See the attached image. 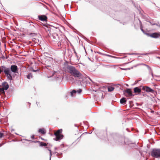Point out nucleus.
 <instances>
[{"label": "nucleus", "instance_id": "9", "mask_svg": "<svg viewBox=\"0 0 160 160\" xmlns=\"http://www.w3.org/2000/svg\"><path fill=\"white\" fill-rule=\"evenodd\" d=\"M10 69L12 72L14 73H18V68L17 65H12L11 66Z\"/></svg>", "mask_w": 160, "mask_h": 160}, {"label": "nucleus", "instance_id": "22", "mask_svg": "<svg viewBox=\"0 0 160 160\" xmlns=\"http://www.w3.org/2000/svg\"><path fill=\"white\" fill-rule=\"evenodd\" d=\"M4 67L2 66L0 67V74L4 70Z\"/></svg>", "mask_w": 160, "mask_h": 160}, {"label": "nucleus", "instance_id": "19", "mask_svg": "<svg viewBox=\"0 0 160 160\" xmlns=\"http://www.w3.org/2000/svg\"><path fill=\"white\" fill-rule=\"evenodd\" d=\"M57 44L58 46L57 49H59L62 48V47L61 46V42L60 41H59L58 42Z\"/></svg>", "mask_w": 160, "mask_h": 160}, {"label": "nucleus", "instance_id": "17", "mask_svg": "<svg viewBox=\"0 0 160 160\" xmlns=\"http://www.w3.org/2000/svg\"><path fill=\"white\" fill-rule=\"evenodd\" d=\"M5 90L2 88H0V93L3 95H5V93L4 91Z\"/></svg>", "mask_w": 160, "mask_h": 160}, {"label": "nucleus", "instance_id": "24", "mask_svg": "<svg viewBox=\"0 0 160 160\" xmlns=\"http://www.w3.org/2000/svg\"><path fill=\"white\" fill-rule=\"evenodd\" d=\"M77 92L78 94H80L82 92V90L81 89H79L78 90L76 91Z\"/></svg>", "mask_w": 160, "mask_h": 160}, {"label": "nucleus", "instance_id": "28", "mask_svg": "<svg viewBox=\"0 0 160 160\" xmlns=\"http://www.w3.org/2000/svg\"><path fill=\"white\" fill-rule=\"evenodd\" d=\"M3 135V133L2 132H0V138H2Z\"/></svg>", "mask_w": 160, "mask_h": 160}, {"label": "nucleus", "instance_id": "4", "mask_svg": "<svg viewBox=\"0 0 160 160\" xmlns=\"http://www.w3.org/2000/svg\"><path fill=\"white\" fill-rule=\"evenodd\" d=\"M151 155L155 158L160 157V149H154L151 152Z\"/></svg>", "mask_w": 160, "mask_h": 160}, {"label": "nucleus", "instance_id": "25", "mask_svg": "<svg viewBox=\"0 0 160 160\" xmlns=\"http://www.w3.org/2000/svg\"><path fill=\"white\" fill-rule=\"evenodd\" d=\"M120 23H122L123 25H124L126 24L127 22H120Z\"/></svg>", "mask_w": 160, "mask_h": 160}, {"label": "nucleus", "instance_id": "16", "mask_svg": "<svg viewBox=\"0 0 160 160\" xmlns=\"http://www.w3.org/2000/svg\"><path fill=\"white\" fill-rule=\"evenodd\" d=\"M114 88L111 86H108V92H112L114 90Z\"/></svg>", "mask_w": 160, "mask_h": 160}, {"label": "nucleus", "instance_id": "5", "mask_svg": "<svg viewBox=\"0 0 160 160\" xmlns=\"http://www.w3.org/2000/svg\"><path fill=\"white\" fill-rule=\"evenodd\" d=\"M3 71H4L5 74L6 75L7 78L9 80H11L12 78V77L10 73V69L9 68H6L4 67Z\"/></svg>", "mask_w": 160, "mask_h": 160}, {"label": "nucleus", "instance_id": "38", "mask_svg": "<svg viewBox=\"0 0 160 160\" xmlns=\"http://www.w3.org/2000/svg\"><path fill=\"white\" fill-rule=\"evenodd\" d=\"M55 153H57V155H58L59 154V153H58V152H55Z\"/></svg>", "mask_w": 160, "mask_h": 160}, {"label": "nucleus", "instance_id": "30", "mask_svg": "<svg viewBox=\"0 0 160 160\" xmlns=\"http://www.w3.org/2000/svg\"><path fill=\"white\" fill-rule=\"evenodd\" d=\"M150 22V24H151V25H155V23H152L150 22Z\"/></svg>", "mask_w": 160, "mask_h": 160}, {"label": "nucleus", "instance_id": "13", "mask_svg": "<svg viewBox=\"0 0 160 160\" xmlns=\"http://www.w3.org/2000/svg\"><path fill=\"white\" fill-rule=\"evenodd\" d=\"M141 89H142L140 88V87L139 88L138 87H136L134 88V92L140 93L141 92Z\"/></svg>", "mask_w": 160, "mask_h": 160}, {"label": "nucleus", "instance_id": "29", "mask_svg": "<svg viewBox=\"0 0 160 160\" xmlns=\"http://www.w3.org/2000/svg\"><path fill=\"white\" fill-rule=\"evenodd\" d=\"M121 69H122V70H127L130 69L128 68H121Z\"/></svg>", "mask_w": 160, "mask_h": 160}, {"label": "nucleus", "instance_id": "34", "mask_svg": "<svg viewBox=\"0 0 160 160\" xmlns=\"http://www.w3.org/2000/svg\"><path fill=\"white\" fill-rule=\"evenodd\" d=\"M39 103V102H36V104L37 105V106L38 107V104Z\"/></svg>", "mask_w": 160, "mask_h": 160}, {"label": "nucleus", "instance_id": "40", "mask_svg": "<svg viewBox=\"0 0 160 160\" xmlns=\"http://www.w3.org/2000/svg\"><path fill=\"white\" fill-rule=\"evenodd\" d=\"M119 12L120 13H122V12Z\"/></svg>", "mask_w": 160, "mask_h": 160}, {"label": "nucleus", "instance_id": "23", "mask_svg": "<svg viewBox=\"0 0 160 160\" xmlns=\"http://www.w3.org/2000/svg\"><path fill=\"white\" fill-rule=\"evenodd\" d=\"M32 77V75L31 74H29L27 75V77L28 79H29L30 78V77Z\"/></svg>", "mask_w": 160, "mask_h": 160}, {"label": "nucleus", "instance_id": "26", "mask_svg": "<svg viewBox=\"0 0 160 160\" xmlns=\"http://www.w3.org/2000/svg\"><path fill=\"white\" fill-rule=\"evenodd\" d=\"M48 150L50 152V160H51V156H52V152H51V151L50 150V149H48Z\"/></svg>", "mask_w": 160, "mask_h": 160}, {"label": "nucleus", "instance_id": "31", "mask_svg": "<svg viewBox=\"0 0 160 160\" xmlns=\"http://www.w3.org/2000/svg\"><path fill=\"white\" fill-rule=\"evenodd\" d=\"M140 29L141 31L144 33V31L142 29V28L140 27Z\"/></svg>", "mask_w": 160, "mask_h": 160}, {"label": "nucleus", "instance_id": "27", "mask_svg": "<svg viewBox=\"0 0 160 160\" xmlns=\"http://www.w3.org/2000/svg\"><path fill=\"white\" fill-rule=\"evenodd\" d=\"M54 27L55 28H56V29H57L56 31L57 32H60V29L59 28V27Z\"/></svg>", "mask_w": 160, "mask_h": 160}, {"label": "nucleus", "instance_id": "1", "mask_svg": "<svg viewBox=\"0 0 160 160\" xmlns=\"http://www.w3.org/2000/svg\"><path fill=\"white\" fill-rule=\"evenodd\" d=\"M67 68L68 72L74 77L79 78L81 77L82 74L75 67L68 65Z\"/></svg>", "mask_w": 160, "mask_h": 160}, {"label": "nucleus", "instance_id": "11", "mask_svg": "<svg viewBox=\"0 0 160 160\" xmlns=\"http://www.w3.org/2000/svg\"><path fill=\"white\" fill-rule=\"evenodd\" d=\"M150 36L154 38H158L160 37V32H155L151 33L150 35Z\"/></svg>", "mask_w": 160, "mask_h": 160}, {"label": "nucleus", "instance_id": "35", "mask_svg": "<svg viewBox=\"0 0 160 160\" xmlns=\"http://www.w3.org/2000/svg\"><path fill=\"white\" fill-rule=\"evenodd\" d=\"M155 25H157V26H159L160 27V25H158V24H156V23H155Z\"/></svg>", "mask_w": 160, "mask_h": 160}, {"label": "nucleus", "instance_id": "10", "mask_svg": "<svg viewBox=\"0 0 160 160\" xmlns=\"http://www.w3.org/2000/svg\"><path fill=\"white\" fill-rule=\"evenodd\" d=\"M38 19L42 21H47V17L45 15H39L38 16Z\"/></svg>", "mask_w": 160, "mask_h": 160}, {"label": "nucleus", "instance_id": "47", "mask_svg": "<svg viewBox=\"0 0 160 160\" xmlns=\"http://www.w3.org/2000/svg\"><path fill=\"white\" fill-rule=\"evenodd\" d=\"M1 86L0 85V87H1Z\"/></svg>", "mask_w": 160, "mask_h": 160}, {"label": "nucleus", "instance_id": "32", "mask_svg": "<svg viewBox=\"0 0 160 160\" xmlns=\"http://www.w3.org/2000/svg\"><path fill=\"white\" fill-rule=\"evenodd\" d=\"M4 144V143H1L0 144V147L2 146Z\"/></svg>", "mask_w": 160, "mask_h": 160}, {"label": "nucleus", "instance_id": "39", "mask_svg": "<svg viewBox=\"0 0 160 160\" xmlns=\"http://www.w3.org/2000/svg\"><path fill=\"white\" fill-rule=\"evenodd\" d=\"M154 112V111H151V112L152 113H153Z\"/></svg>", "mask_w": 160, "mask_h": 160}, {"label": "nucleus", "instance_id": "8", "mask_svg": "<svg viewBox=\"0 0 160 160\" xmlns=\"http://www.w3.org/2000/svg\"><path fill=\"white\" fill-rule=\"evenodd\" d=\"M52 41L55 42H57L59 39L58 35L56 32L52 33Z\"/></svg>", "mask_w": 160, "mask_h": 160}, {"label": "nucleus", "instance_id": "21", "mask_svg": "<svg viewBox=\"0 0 160 160\" xmlns=\"http://www.w3.org/2000/svg\"><path fill=\"white\" fill-rule=\"evenodd\" d=\"M40 144V145L41 146H47V144L42 142H38Z\"/></svg>", "mask_w": 160, "mask_h": 160}, {"label": "nucleus", "instance_id": "15", "mask_svg": "<svg viewBox=\"0 0 160 160\" xmlns=\"http://www.w3.org/2000/svg\"><path fill=\"white\" fill-rule=\"evenodd\" d=\"M38 132L44 134L46 133V132L44 128H40L38 130Z\"/></svg>", "mask_w": 160, "mask_h": 160}, {"label": "nucleus", "instance_id": "41", "mask_svg": "<svg viewBox=\"0 0 160 160\" xmlns=\"http://www.w3.org/2000/svg\"><path fill=\"white\" fill-rule=\"evenodd\" d=\"M106 55V56H110V55Z\"/></svg>", "mask_w": 160, "mask_h": 160}, {"label": "nucleus", "instance_id": "20", "mask_svg": "<svg viewBox=\"0 0 160 160\" xmlns=\"http://www.w3.org/2000/svg\"><path fill=\"white\" fill-rule=\"evenodd\" d=\"M76 90H73L72 92H70V95L71 96H73V94H74L76 93Z\"/></svg>", "mask_w": 160, "mask_h": 160}, {"label": "nucleus", "instance_id": "3", "mask_svg": "<svg viewBox=\"0 0 160 160\" xmlns=\"http://www.w3.org/2000/svg\"><path fill=\"white\" fill-rule=\"evenodd\" d=\"M62 129H59L57 132L54 133V135L56 136V138L54 139L56 141H60V140L62 139L63 136V135L61 134L62 133Z\"/></svg>", "mask_w": 160, "mask_h": 160}, {"label": "nucleus", "instance_id": "43", "mask_svg": "<svg viewBox=\"0 0 160 160\" xmlns=\"http://www.w3.org/2000/svg\"><path fill=\"white\" fill-rule=\"evenodd\" d=\"M36 71H37V70H33V71H34V72H36Z\"/></svg>", "mask_w": 160, "mask_h": 160}, {"label": "nucleus", "instance_id": "2", "mask_svg": "<svg viewBox=\"0 0 160 160\" xmlns=\"http://www.w3.org/2000/svg\"><path fill=\"white\" fill-rule=\"evenodd\" d=\"M108 140L110 141V142L112 144H114V142H116L118 144H122L123 143L121 142V139L119 138L115 135H111L108 138Z\"/></svg>", "mask_w": 160, "mask_h": 160}, {"label": "nucleus", "instance_id": "33", "mask_svg": "<svg viewBox=\"0 0 160 160\" xmlns=\"http://www.w3.org/2000/svg\"><path fill=\"white\" fill-rule=\"evenodd\" d=\"M31 137H32V139H34V135H32V136Z\"/></svg>", "mask_w": 160, "mask_h": 160}, {"label": "nucleus", "instance_id": "6", "mask_svg": "<svg viewBox=\"0 0 160 160\" xmlns=\"http://www.w3.org/2000/svg\"><path fill=\"white\" fill-rule=\"evenodd\" d=\"M140 88H142L143 90L145 91L146 92L149 93L151 92L152 93H154V91L149 87L147 86H144L141 85L140 86Z\"/></svg>", "mask_w": 160, "mask_h": 160}, {"label": "nucleus", "instance_id": "7", "mask_svg": "<svg viewBox=\"0 0 160 160\" xmlns=\"http://www.w3.org/2000/svg\"><path fill=\"white\" fill-rule=\"evenodd\" d=\"M124 94L125 96L126 97L133 96L134 95L132 94V91L130 89L128 88L126 90H125Z\"/></svg>", "mask_w": 160, "mask_h": 160}, {"label": "nucleus", "instance_id": "44", "mask_svg": "<svg viewBox=\"0 0 160 160\" xmlns=\"http://www.w3.org/2000/svg\"><path fill=\"white\" fill-rule=\"evenodd\" d=\"M139 21L141 23V22L140 20H139Z\"/></svg>", "mask_w": 160, "mask_h": 160}, {"label": "nucleus", "instance_id": "45", "mask_svg": "<svg viewBox=\"0 0 160 160\" xmlns=\"http://www.w3.org/2000/svg\"><path fill=\"white\" fill-rule=\"evenodd\" d=\"M34 34V35H35V33H33V34Z\"/></svg>", "mask_w": 160, "mask_h": 160}, {"label": "nucleus", "instance_id": "37", "mask_svg": "<svg viewBox=\"0 0 160 160\" xmlns=\"http://www.w3.org/2000/svg\"><path fill=\"white\" fill-rule=\"evenodd\" d=\"M57 148L56 147L55 148V150H57Z\"/></svg>", "mask_w": 160, "mask_h": 160}, {"label": "nucleus", "instance_id": "18", "mask_svg": "<svg viewBox=\"0 0 160 160\" xmlns=\"http://www.w3.org/2000/svg\"><path fill=\"white\" fill-rule=\"evenodd\" d=\"M139 65H145V66H146L147 67L148 69L149 70H151V68L148 65L146 64L143 63H142L139 64Z\"/></svg>", "mask_w": 160, "mask_h": 160}, {"label": "nucleus", "instance_id": "12", "mask_svg": "<svg viewBox=\"0 0 160 160\" xmlns=\"http://www.w3.org/2000/svg\"><path fill=\"white\" fill-rule=\"evenodd\" d=\"M1 86L2 87V88L4 89L5 90H7L9 88V85L8 83L5 82H2Z\"/></svg>", "mask_w": 160, "mask_h": 160}, {"label": "nucleus", "instance_id": "36", "mask_svg": "<svg viewBox=\"0 0 160 160\" xmlns=\"http://www.w3.org/2000/svg\"><path fill=\"white\" fill-rule=\"evenodd\" d=\"M141 54L142 55H146L147 54V53H146V54L143 53V54Z\"/></svg>", "mask_w": 160, "mask_h": 160}, {"label": "nucleus", "instance_id": "46", "mask_svg": "<svg viewBox=\"0 0 160 160\" xmlns=\"http://www.w3.org/2000/svg\"><path fill=\"white\" fill-rule=\"evenodd\" d=\"M75 126L77 127V126H76V124H75Z\"/></svg>", "mask_w": 160, "mask_h": 160}, {"label": "nucleus", "instance_id": "42", "mask_svg": "<svg viewBox=\"0 0 160 160\" xmlns=\"http://www.w3.org/2000/svg\"><path fill=\"white\" fill-rule=\"evenodd\" d=\"M157 58H160V57H157Z\"/></svg>", "mask_w": 160, "mask_h": 160}, {"label": "nucleus", "instance_id": "14", "mask_svg": "<svg viewBox=\"0 0 160 160\" xmlns=\"http://www.w3.org/2000/svg\"><path fill=\"white\" fill-rule=\"evenodd\" d=\"M126 99L125 98H122L120 101V103L124 105L126 103Z\"/></svg>", "mask_w": 160, "mask_h": 160}]
</instances>
